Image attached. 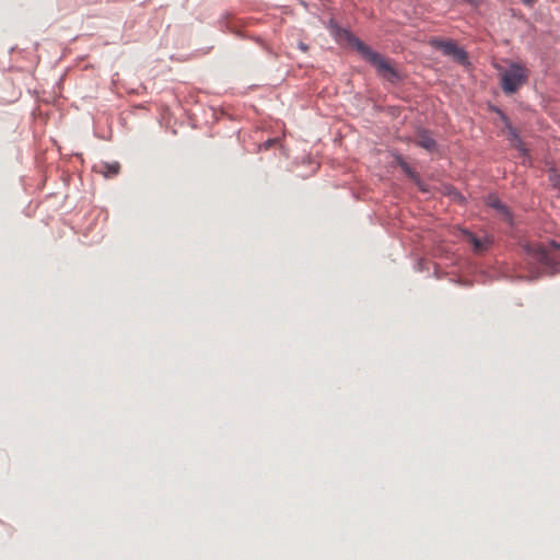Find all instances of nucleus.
I'll return each instance as SVG.
<instances>
[{
	"mask_svg": "<svg viewBox=\"0 0 560 560\" xmlns=\"http://www.w3.org/2000/svg\"><path fill=\"white\" fill-rule=\"evenodd\" d=\"M527 264L530 265V277L537 278L540 271L555 273L560 271L559 257L557 252L560 245L550 242L547 245L541 243H529L523 247Z\"/></svg>",
	"mask_w": 560,
	"mask_h": 560,
	"instance_id": "f257e3e1",
	"label": "nucleus"
},
{
	"mask_svg": "<svg viewBox=\"0 0 560 560\" xmlns=\"http://www.w3.org/2000/svg\"><path fill=\"white\" fill-rule=\"evenodd\" d=\"M340 33L345 36V38H347L349 44L353 48H355V50L361 55V57L375 68L380 77L392 83L397 82L399 80V74L389 59L372 50L371 47H369L360 38L355 37L350 32L346 30H340Z\"/></svg>",
	"mask_w": 560,
	"mask_h": 560,
	"instance_id": "f03ea898",
	"label": "nucleus"
},
{
	"mask_svg": "<svg viewBox=\"0 0 560 560\" xmlns=\"http://www.w3.org/2000/svg\"><path fill=\"white\" fill-rule=\"evenodd\" d=\"M527 78L528 70L524 66L512 63L501 74V88L505 94H513L526 83Z\"/></svg>",
	"mask_w": 560,
	"mask_h": 560,
	"instance_id": "7ed1b4c3",
	"label": "nucleus"
},
{
	"mask_svg": "<svg viewBox=\"0 0 560 560\" xmlns=\"http://www.w3.org/2000/svg\"><path fill=\"white\" fill-rule=\"evenodd\" d=\"M431 45L434 48L441 50L443 55L452 57L460 65H466L468 62V56L466 51L458 47L453 40H440L435 38L431 40Z\"/></svg>",
	"mask_w": 560,
	"mask_h": 560,
	"instance_id": "20e7f679",
	"label": "nucleus"
},
{
	"mask_svg": "<svg viewBox=\"0 0 560 560\" xmlns=\"http://www.w3.org/2000/svg\"><path fill=\"white\" fill-rule=\"evenodd\" d=\"M463 237L467 243H469L472 246V249L476 254H482L487 252L493 243L490 236L485 235L482 237H478L477 235L467 230L463 231Z\"/></svg>",
	"mask_w": 560,
	"mask_h": 560,
	"instance_id": "39448f33",
	"label": "nucleus"
},
{
	"mask_svg": "<svg viewBox=\"0 0 560 560\" xmlns=\"http://www.w3.org/2000/svg\"><path fill=\"white\" fill-rule=\"evenodd\" d=\"M417 144L430 152L436 149L435 140L427 131H421L418 135Z\"/></svg>",
	"mask_w": 560,
	"mask_h": 560,
	"instance_id": "423d86ee",
	"label": "nucleus"
},
{
	"mask_svg": "<svg viewBox=\"0 0 560 560\" xmlns=\"http://www.w3.org/2000/svg\"><path fill=\"white\" fill-rule=\"evenodd\" d=\"M488 206L497 209L504 217L505 220H508V221L511 220V214H510L508 207L504 203H502L498 197L490 196L488 198Z\"/></svg>",
	"mask_w": 560,
	"mask_h": 560,
	"instance_id": "0eeeda50",
	"label": "nucleus"
},
{
	"mask_svg": "<svg viewBox=\"0 0 560 560\" xmlns=\"http://www.w3.org/2000/svg\"><path fill=\"white\" fill-rule=\"evenodd\" d=\"M120 171V165L118 162H114V163H102L100 165V172L105 176V177H114L116 176Z\"/></svg>",
	"mask_w": 560,
	"mask_h": 560,
	"instance_id": "6e6552de",
	"label": "nucleus"
},
{
	"mask_svg": "<svg viewBox=\"0 0 560 560\" xmlns=\"http://www.w3.org/2000/svg\"><path fill=\"white\" fill-rule=\"evenodd\" d=\"M399 164L408 177L412 179L417 177L416 172L406 162L401 161Z\"/></svg>",
	"mask_w": 560,
	"mask_h": 560,
	"instance_id": "1a4fd4ad",
	"label": "nucleus"
},
{
	"mask_svg": "<svg viewBox=\"0 0 560 560\" xmlns=\"http://www.w3.org/2000/svg\"><path fill=\"white\" fill-rule=\"evenodd\" d=\"M509 135L511 137V140L520 142L518 136L513 128H509Z\"/></svg>",
	"mask_w": 560,
	"mask_h": 560,
	"instance_id": "9d476101",
	"label": "nucleus"
},
{
	"mask_svg": "<svg viewBox=\"0 0 560 560\" xmlns=\"http://www.w3.org/2000/svg\"><path fill=\"white\" fill-rule=\"evenodd\" d=\"M525 3H530V0H523Z\"/></svg>",
	"mask_w": 560,
	"mask_h": 560,
	"instance_id": "9b49d317",
	"label": "nucleus"
}]
</instances>
